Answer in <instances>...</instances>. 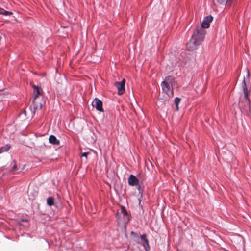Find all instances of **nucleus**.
Returning a JSON list of instances; mask_svg holds the SVG:
<instances>
[{
  "mask_svg": "<svg viewBox=\"0 0 251 251\" xmlns=\"http://www.w3.org/2000/svg\"><path fill=\"white\" fill-rule=\"evenodd\" d=\"M217 2L220 4L230 6L231 4V0H217Z\"/></svg>",
  "mask_w": 251,
  "mask_h": 251,
  "instance_id": "obj_11",
  "label": "nucleus"
},
{
  "mask_svg": "<svg viewBox=\"0 0 251 251\" xmlns=\"http://www.w3.org/2000/svg\"><path fill=\"white\" fill-rule=\"evenodd\" d=\"M54 198L53 197H49L47 200V203L50 206H51L54 205Z\"/></svg>",
  "mask_w": 251,
  "mask_h": 251,
  "instance_id": "obj_13",
  "label": "nucleus"
},
{
  "mask_svg": "<svg viewBox=\"0 0 251 251\" xmlns=\"http://www.w3.org/2000/svg\"><path fill=\"white\" fill-rule=\"evenodd\" d=\"M24 113H25V115H26V111H25V110H24Z\"/></svg>",
  "mask_w": 251,
  "mask_h": 251,
  "instance_id": "obj_20",
  "label": "nucleus"
},
{
  "mask_svg": "<svg viewBox=\"0 0 251 251\" xmlns=\"http://www.w3.org/2000/svg\"><path fill=\"white\" fill-rule=\"evenodd\" d=\"M176 84L174 76L169 75L166 76L164 80L161 83V86L163 93H165L169 97H173L174 95L173 86Z\"/></svg>",
  "mask_w": 251,
  "mask_h": 251,
  "instance_id": "obj_3",
  "label": "nucleus"
},
{
  "mask_svg": "<svg viewBox=\"0 0 251 251\" xmlns=\"http://www.w3.org/2000/svg\"><path fill=\"white\" fill-rule=\"evenodd\" d=\"M213 19V17L211 15L206 16L204 18L200 27H202L203 29L208 28L210 26V23L212 21Z\"/></svg>",
  "mask_w": 251,
  "mask_h": 251,
  "instance_id": "obj_8",
  "label": "nucleus"
},
{
  "mask_svg": "<svg viewBox=\"0 0 251 251\" xmlns=\"http://www.w3.org/2000/svg\"><path fill=\"white\" fill-rule=\"evenodd\" d=\"M121 213L125 216L128 215L127 212L124 206H121Z\"/></svg>",
  "mask_w": 251,
  "mask_h": 251,
  "instance_id": "obj_15",
  "label": "nucleus"
},
{
  "mask_svg": "<svg viewBox=\"0 0 251 251\" xmlns=\"http://www.w3.org/2000/svg\"><path fill=\"white\" fill-rule=\"evenodd\" d=\"M33 96L32 99V102L30 105V108L35 113L36 110L41 109L43 104L38 102V99L40 96H43V91L38 86L34 85Z\"/></svg>",
  "mask_w": 251,
  "mask_h": 251,
  "instance_id": "obj_4",
  "label": "nucleus"
},
{
  "mask_svg": "<svg viewBox=\"0 0 251 251\" xmlns=\"http://www.w3.org/2000/svg\"><path fill=\"white\" fill-rule=\"evenodd\" d=\"M125 80L124 79L121 82H116L114 84L115 86L118 89V94L122 95L125 92Z\"/></svg>",
  "mask_w": 251,
  "mask_h": 251,
  "instance_id": "obj_7",
  "label": "nucleus"
},
{
  "mask_svg": "<svg viewBox=\"0 0 251 251\" xmlns=\"http://www.w3.org/2000/svg\"><path fill=\"white\" fill-rule=\"evenodd\" d=\"M137 186H138L137 188H138V190L140 191V188H141L140 185L138 184V185Z\"/></svg>",
  "mask_w": 251,
  "mask_h": 251,
  "instance_id": "obj_18",
  "label": "nucleus"
},
{
  "mask_svg": "<svg viewBox=\"0 0 251 251\" xmlns=\"http://www.w3.org/2000/svg\"><path fill=\"white\" fill-rule=\"evenodd\" d=\"M128 183L131 186H137L139 183V180L134 175H130L128 179Z\"/></svg>",
  "mask_w": 251,
  "mask_h": 251,
  "instance_id": "obj_9",
  "label": "nucleus"
},
{
  "mask_svg": "<svg viewBox=\"0 0 251 251\" xmlns=\"http://www.w3.org/2000/svg\"><path fill=\"white\" fill-rule=\"evenodd\" d=\"M49 142L53 145H59L60 141L53 135H50L49 138Z\"/></svg>",
  "mask_w": 251,
  "mask_h": 251,
  "instance_id": "obj_10",
  "label": "nucleus"
},
{
  "mask_svg": "<svg viewBox=\"0 0 251 251\" xmlns=\"http://www.w3.org/2000/svg\"><path fill=\"white\" fill-rule=\"evenodd\" d=\"M246 71V76L244 77L241 83L243 94L240 95L238 104L242 113L244 115L249 116L251 113V100L250 96L251 88L248 86L250 83V71L247 68Z\"/></svg>",
  "mask_w": 251,
  "mask_h": 251,
  "instance_id": "obj_1",
  "label": "nucleus"
},
{
  "mask_svg": "<svg viewBox=\"0 0 251 251\" xmlns=\"http://www.w3.org/2000/svg\"><path fill=\"white\" fill-rule=\"evenodd\" d=\"M180 100H181L180 98H179L178 97H176V98L175 99L174 102H175V104L176 105V110H178V109H179V108H178V104L180 103Z\"/></svg>",
  "mask_w": 251,
  "mask_h": 251,
  "instance_id": "obj_14",
  "label": "nucleus"
},
{
  "mask_svg": "<svg viewBox=\"0 0 251 251\" xmlns=\"http://www.w3.org/2000/svg\"><path fill=\"white\" fill-rule=\"evenodd\" d=\"M16 168V165H15L14 166V167H13V169H15V168Z\"/></svg>",
  "mask_w": 251,
  "mask_h": 251,
  "instance_id": "obj_19",
  "label": "nucleus"
},
{
  "mask_svg": "<svg viewBox=\"0 0 251 251\" xmlns=\"http://www.w3.org/2000/svg\"><path fill=\"white\" fill-rule=\"evenodd\" d=\"M102 104V101L97 98H95L92 102V106L95 107L98 111L101 112H104Z\"/></svg>",
  "mask_w": 251,
  "mask_h": 251,
  "instance_id": "obj_6",
  "label": "nucleus"
},
{
  "mask_svg": "<svg viewBox=\"0 0 251 251\" xmlns=\"http://www.w3.org/2000/svg\"><path fill=\"white\" fill-rule=\"evenodd\" d=\"M8 13H9L8 11H5L3 9L0 8V14H3L7 15H8Z\"/></svg>",
  "mask_w": 251,
  "mask_h": 251,
  "instance_id": "obj_16",
  "label": "nucleus"
},
{
  "mask_svg": "<svg viewBox=\"0 0 251 251\" xmlns=\"http://www.w3.org/2000/svg\"><path fill=\"white\" fill-rule=\"evenodd\" d=\"M206 30L201 27L198 26L194 32L191 39L187 43L186 48L189 51L196 50L204 40Z\"/></svg>",
  "mask_w": 251,
  "mask_h": 251,
  "instance_id": "obj_2",
  "label": "nucleus"
},
{
  "mask_svg": "<svg viewBox=\"0 0 251 251\" xmlns=\"http://www.w3.org/2000/svg\"><path fill=\"white\" fill-rule=\"evenodd\" d=\"M90 154V152H83V153H81V156L85 157L87 158V155Z\"/></svg>",
  "mask_w": 251,
  "mask_h": 251,
  "instance_id": "obj_17",
  "label": "nucleus"
},
{
  "mask_svg": "<svg viewBox=\"0 0 251 251\" xmlns=\"http://www.w3.org/2000/svg\"><path fill=\"white\" fill-rule=\"evenodd\" d=\"M11 148L9 144H7L4 146L0 148V153L8 151Z\"/></svg>",
  "mask_w": 251,
  "mask_h": 251,
  "instance_id": "obj_12",
  "label": "nucleus"
},
{
  "mask_svg": "<svg viewBox=\"0 0 251 251\" xmlns=\"http://www.w3.org/2000/svg\"><path fill=\"white\" fill-rule=\"evenodd\" d=\"M130 234L132 236V238L135 242L137 244H142L144 246L146 251H149L150 250L149 242L146 238V235L145 234L139 236L138 233L131 231Z\"/></svg>",
  "mask_w": 251,
  "mask_h": 251,
  "instance_id": "obj_5",
  "label": "nucleus"
}]
</instances>
